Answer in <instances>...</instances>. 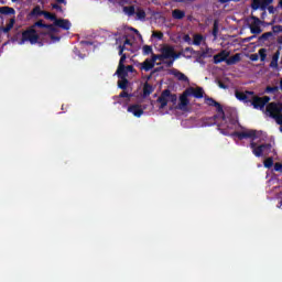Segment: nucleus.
I'll return each mask as SVG.
<instances>
[{
	"mask_svg": "<svg viewBox=\"0 0 282 282\" xmlns=\"http://www.w3.org/2000/svg\"><path fill=\"white\" fill-rule=\"evenodd\" d=\"M191 96L197 99L204 98V88H195L192 86L187 87L178 98V109L184 110L185 107H188V105H191V100L188 99Z\"/></svg>",
	"mask_w": 282,
	"mask_h": 282,
	"instance_id": "obj_1",
	"label": "nucleus"
},
{
	"mask_svg": "<svg viewBox=\"0 0 282 282\" xmlns=\"http://www.w3.org/2000/svg\"><path fill=\"white\" fill-rule=\"evenodd\" d=\"M265 113L270 118L275 120L276 124H282V104L281 102H270L267 105Z\"/></svg>",
	"mask_w": 282,
	"mask_h": 282,
	"instance_id": "obj_2",
	"label": "nucleus"
},
{
	"mask_svg": "<svg viewBox=\"0 0 282 282\" xmlns=\"http://www.w3.org/2000/svg\"><path fill=\"white\" fill-rule=\"evenodd\" d=\"M39 33H36L34 26H30L28 30L22 32L19 45H25L28 42L31 43V45H36V43H39Z\"/></svg>",
	"mask_w": 282,
	"mask_h": 282,
	"instance_id": "obj_3",
	"label": "nucleus"
},
{
	"mask_svg": "<svg viewBox=\"0 0 282 282\" xmlns=\"http://www.w3.org/2000/svg\"><path fill=\"white\" fill-rule=\"evenodd\" d=\"M169 100L170 102H173V105H175V102H177V95L172 94L171 89H164L161 93L160 97L156 99V102L160 104L159 109L166 108V106L169 105Z\"/></svg>",
	"mask_w": 282,
	"mask_h": 282,
	"instance_id": "obj_4",
	"label": "nucleus"
},
{
	"mask_svg": "<svg viewBox=\"0 0 282 282\" xmlns=\"http://www.w3.org/2000/svg\"><path fill=\"white\" fill-rule=\"evenodd\" d=\"M270 100L271 99L269 96L259 97L256 96L253 93V95H251L249 102L252 105L253 109H260V111H263V109H265V105H268Z\"/></svg>",
	"mask_w": 282,
	"mask_h": 282,
	"instance_id": "obj_5",
	"label": "nucleus"
},
{
	"mask_svg": "<svg viewBox=\"0 0 282 282\" xmlns=\"http://www.w3.org/2000/svg\"><path fill=\"white\" fill-rule=\"evenodd\" d=\"M250 149H252V153L256 158H261L263 155V151H272V144L263 143L257 147V143L252 141L250 143Z\"/></svg>",
	"mask_w": 282,
	"mask_h": 282,
	"instance_id": "obj_6",
	"label": "nucleus"
},
{
	"mask_svg": "<svg viewBox=\"0 0 282 282\" xmlns=\"http://www.w3.org/2000/svg\"><path fill=\"white\" fill-rule=\"evenodd\" d=\"M234 138H237L239 140H257V130H248V131H235L231 134Z\"/></svg>",
	"mask_w": 282,
	"mask_h": 282,
	"instance_id": "obj_7",
	"label": "nucleus"
},
{
	"mask_svg": "<svg viewBox=\"0 0 282 282\" xmlns=\"http://www.w3.org/2000/svg\"><path fill=\"white\" fill-rule=\"evenodd\" d=\"M205 102L208 107H216V111L221 116L223 120H226V112L219 101L215 100L213 97H205Z\"/></svg>",
	"mask_w": 282,
	"mask_h": 282,
	"instance_id": "obj_8",
	"label": "nucleus"
},
{
	"mask_svg": "<svg viewBox=\"0 0 282 282\" xmlns=\"http://www.w3.org/2000/svg\"><path fill=\"white\" fill-rule=\"evenodd\" d=\"M128 112L132 113L134 118H142V116L144 115V109L142 108V106L134 104L128 107Z\"/></svg>",
	"mask_w": 282,
	"mask_h": 282,
	"instance_id": "obj_9",
	"label": "nucleus"
},
{
	"mask_svg": "<svg viewBox=\"0 0 282 282\" xmlns=\"http://www.w3.org/2000/svg\"><path fill=\"white\" fill-rule=\"evenodd\" d=\"M235 96L237 100H240L241 102H250V96H254V91L247 90L245 93L236 90Z\"/></svg>",
	"mask_w": 282,
	"mask_h": 282,
	"instance_id": "obj_10",
	"label": "nucleus"
},
{
	"mask_svg": "<svg viewBox=\"0 0 282 282\" xmlns=\"http://www.w3.org/2000/svg\"><path fill=\"white\" fill-rule=\"evenodd\" d=\"M228 56H230V52L223 50L218 54L214 55L215 65H219V63H226L228 61Z\"/></svg>",
	"mask_w": 282,
	"mask_h": 282,
	"instance_id": "obj_11",
	"label": "nucleus"
},
{
	"mask_svg": "<svg viewBox=\"0 0 282 282\" xmlns=\"http://www.w3.org/2000/svg\"><path fill=\"white\" fill-rule=\"evenodd\" d=\"M153 67H155V64L151 61V58H147L143 63L139 64L141 72H151Z\"/></svg>",
	"mask_w": 282,
	"mask_h": 282,
	"instance_id": "obj_12",
	"label": "nucleus"
},
{
	"mask_svg": "<svg viewBox=\"0 0 282 282\" xmlns=\"http://www.w3.org/2000/svg\"><path fill=\"white\" fill-rule=\"evenodd\" d=\"M175 50V47L167 45V46H163L161 48V55L163 56V61H166L169 58H171L173 56V51Z\"/></svg>",
	"mask_w": 282,
	"mask_h": 282,
	"instance_id": "obj_13",
	"label": "nucleus"
},
{
	"mask_svg": "<svg viewBox=\"0 0 282 282\" xmlns=\"http://www.w3.org/2000/svg\"><path fill=\"white\" fill-rule=\"evenodd\" d=\"M54 25L56 28H61L62 30H69V28H72V22L65 19H57L55 20Z\"/></svg>",
	"mask_w": 282,
	"mask_h": 282,
	"instance_id": "obj_14",
	"label": "nucleus"
},
{
	"mask_svg": "<svg viewBox=\"0 0 282 282\" xmlns=\"http://www.w3.org/2000/svg\"><path fill=\"white\" fill-rule=\"evenodd\" d=\"M281 56V46L279 47V50L273 54L271 63H270V67L272 69H279V58Z\"/></svg>",
	"mask_w": 282,
	"mask_h": 282,
	"instance_id": "obj_15",
	"label": "nucleus"
},
{
	"mask_svg": "<svg viewBox=\"0 0 282 282\" xmlns=\"http://www.w3.org/2000/svg\"><path fill=\"white\" fill-rule=\"evenodd\" d=\"M170 74H172V76H175V78H177V80H182L183 83H188V78L184 75V73L173 68L170 70Z\"/></svg>",
	"mask_w": 282,
	"mask_h": 282,
	"instance_id": "obj_16",
	"label": "nucleus"
},
{
	"mask_svg": "<svg viewBox=\"0 0 282 282\" xmlns=\"http://www.w3.org/2000/svg\"><path fill=\"white\" fill-rule=\"evenodd\" d=\"M186 17V11L180 10V9H174L172 11V18L175 19L176 21H182Z\"/></svg>",
	"mask_w": 282,
	"mask_h": 282,
	"instance_id": "obj_17",
	"label": "nucleus"
},
{
	"mask_svg": "<svg viewBox=\"0 0 282 282\" xmlns=\"http://www.w3.org/2000/svg\"><path fill=\"white\" fill-rule=\"evenodd\" d=\"M0 14H4L6 17H10L17 14V11L14 10V8L11 7H0Z\"/></svg>",
	"mask_w": 282,
	"mask_h": 282,
	"instance_id": "obj_18",
	"label": "nucleus"
},
{
	"mask_svg": "<svg viewBox=\"0 0 282 282\" xmlns=\"http://www.w3.org/2000/svg\"><path fill=\"white\" fill-rule=\"evenodd\" d=\"M241 61V54L237 53L231 57H227L226 63L227 65H237Z\"/></svg>",
	"mask_w": 282,
	"mask_h": 282,
	"instance_id": "obj_19",
	"label": "nucleus"
},
{
	"mask_svg": "<svg viewBox=\"0 0 282 282\" xmlns=\"http://www.w3.org/2000/svg\"><path fill=\"white\" fill-rule=\"evenodd\" d=\"M116 74L118 78H127L129 75L127 73V66H118Z\"/></svg>",
	"mask_w": 282,
	"mask_h": 282,
	"instance_id": "obj_20",
	"label": "nucleus"
},
{
	"mask_svg": "<svg viewBox=\"0 0 282 282\" xmlns=\"http://www.w3.org/2000/svg\"><path fill=\"white\" fill-rule=\"evenodd\" d=\"M154 89L153 86L149 83H145L143 85V96L147 98L150 94H153Z\"/></svg>",
	"mask_w": 282,
	"mask_h": 282,
	"instance_id": "obj_21",
	"label": "nucleus"
},
{
	"mask_svg": "<svg viewBox=\"0 0 282 282\" xmlns=\"http://www.w3.org/2000/svg\"><path fill=\"white\" fill-rule=\"evenodd\" d=\"M129 86V79H127V77H121V80L118 82V87L119 89H127V87Z\"/></svg>",
	"mask_w": 282,
	"mask_h": 282,
	"instance_id": "obj_22",
	"label": "nucleus"
},
{
	"mask_svg": "<svg viewBox=\"0 0 282 282\" xmlns=\"http://www.w3.org/2000/svg\"><path fill=\"white\" fill-rule=\"evenodd\" d=\"M43 13H45V11H42L41 7H35L31 11V17H43Z\"/></svg>",
	"mask_w": 282,
	"mask_h": 282,
	"instance_id": "obj_23",
	"label": "nucleus"
},
{
	"mask_svg": "<svg viewBox=\"0 0 282 282\" xmlns=\"http://www.w3.org/2000/svg\"><path fill=\"white\" fill-rule=\"evenodd\" d=\"M274 36V33L273 32H265L263 33L260 37H259V41L260 43H265V41H268V39Z\"/></svg>",
	"mask_w": 282,
	"mask_h": 282,
	"instance_id": "obj_24",
	"label": "nucleus"
},
{
	"mask_svg": "<svg viewBox=\"0 0 282 282\" xmlns=\"http://www.w3.org/2000/svg\"><path fill=\"white\" fill-rule=\"evenodd\" d=\"M123 12H126L128 17H133V14H135V7L133 6L124 7Z\"/></svg>",
	"mask_w": 282,
	"mask_h": 282,
	"instance_id": "obj_25",
	"label": "nucleus"
},
{
	"mask_svg": "<svg viewBox=\"0 0 282 282\" xmlns=\"http://www.w3.org/2000/svg\"><path fill=\"white\" fill-rule=\"evenodd\" d=\"M142 54H143V56H149V54H153V46H151V45H143Z\"/></svg>",
	"mask_w": 282,
	"mask_h": 282,
	"instance_id": "obj_26",
	"label": "nucleus"
},
{
	"mask_svg": "<svg viewBox=\"0 0 282 282\" xmlns=\"http://www.w3.org/2000/svg\"><path fill=\"white\" fill-rule=\"evenodd\" d=\"M43 17H44L45 19H47L48 21H54V23H56V21L58 20V19L56 18V14L50 13V12H47V11H44Z\"/></svg>",
	"mask_w": 282,
	"mask_h": 282,
	"instance_id": "obj_27",
	"label": "nucleus"
},
{
	"mask_svg": "<svg viewBox=\"0 0 282 282\" xmlns=\"http://www.w3.org/2000/svg\"><path fill=\"white\" fill-rule=\"evenodd\" d=\"M279 91V86H267L264 94H276Z\"/></svg>",
	"mask_w": 282,
	"mask_h": 282,
	"instance_id": "obj_28",
	"label": "nucleus"
},
{
	"mask_svg": "<svg viewBox=\"0 0 282 282\" xmlns=\"http://www.w3.org/2000/svg\"><path fill=\"white\" fill-rule=\"evenodd\" d=\"M264 169H272L274 166V159L268 158L263 162Z\"/></svg>",
	"mask_w": 282,
	"mask_h": 282,
	"instance_id": "obj_29",
	"label": "nucleus"
},
{
	"mask_svg": "<svg viewBox=\"0 0 282 282\" xmlns=\"http://www.w3.org/2000/svg\"><path fill=\"white\" fill-rule=\"evenodd\" d=\"M135 14L140 21H144V19H147V12L142 9H138Z\"/></svg>",
	"mask_w": 282,
	"mask_h": 282,
	"instance_id": "obj_30",
	"label": "nucleus"
},
{
	"mask_svg": "<svg viewBox=\"0 0 282 282\" xmlns=\"http://www.w3.org/2000/svg\"><path fill=\"white\" fill-rule=\"evenodd\" d=\"M268 50L265 48H260L258 51V54L260 56V61L263 63V61H265V58H268V54H267Z\"/></svg>",
	"mask_w": 282,
	"mask_h": 282,
	"instance_id": "obj_31",
	"label": "nucleus"
},
{
	"mask_svg": "<svg viewBox=\"0 0 282 282\" xmlns=\"http://www.w3.org/2000/svg\"><path fill=\"white\" fill-rule=\"evenodd\" d=\"M212 34L215 39H217V34H219V23L217 22V20L214 21Z\"/></svg>",
	"mask_w": 282,
	"mask_h": 282,
	"instance_id": "obj_32",
	"label": "nucleus"
},
{
	"mask_svg": "<svg viewBox=\"0 0 282 282\" xmlns=\"http://www.w3.org/2000/svg\"><path fill=\"white\" fill-rule=\"evenodd\" d=\"M202 41H204V36L196 34L194 35L193 45H202Z\"/></svg>",
	"mask_w": 282,
	"mask_h": 282,
	"instance_id": "obj_33",
	"label": "nucleus"
},
{
	"mask_svg": "<svg viewBox=\"0 0 282 282\" xmlns=\"http://www.w3.org/2000/svg\"><path fill=\"white\" fill-rule=\"evenodd\" d=\"M250 32H251V34H261L262 30H261V26L251 25Z\"/></svg>",
	"mask_w": 282,
	"mask_h": 282,
	"instance_id": "obj_34",
	"label": "nucleus"
},
{
	"mask_svg": "<svg viewBox=\"0 0 282 282\" xmlns=\"http://www.w3.org/2000/svg\"><path fill=\"white\" fill-rule=\"evenodd\" d=\"M152 62H153V64L155 65V62L156 61H164V57H163V55H162V53L161 54H153L152 53V58H150Z\"/></svg>",
	"mask_w": 282,
	"mask_h": 282,
	"instance_id": "obj_35",
	"label": "nucleus"
},
{
	"mask_svg": "<svg viewBox=\"0 0 282 282\" xmlns=\"http://www.w3.org/2000/svg\"><path fill=\"white\" fill-rule=\"evenodd\" d=\"M152 36H153V39H158L159 41H162L163 39H164V33H162V32H153L152 33Z\"/></svg>",
	"mask_w": 282,
	"mask_h": 282,
	"instance_id": "obj_36",
	"label": "nucleus"
},
{
	"mask_svg": "<svg viewBox=\"0 0 282 282\" xmlns=\"http://www.w3.org/2000/svg\"><path fill=\"white\" fill-rule=\"evenodd\" d=\"M251 8L252 10H259L261 8V0H253Z\"/></svg>",
	"mask_w": 282,
	"mask_h": 282,
	"instance_id": "obj_37",
	"label": "nucleus"
},
{
	"mask_svg": "<svg viewBox=\"0 0 282 282\" xmlns=\"http://www.w3.org/2000/svg\"><path fill=\"white\" fill-rule=\"evenodd\" d=\"M46 25H47V24L43 23V20H40V21L35 22V23L32 25V28H33V30H34V28H44V29H45Z\"/></svg>",
	"mask_w": 282,
	"mask_h": 282,
	"instance_id": "obj_38",
	"label": "nucleus"
},
{
	"mask_svg": "<svg viewBox=\"0 0 282 282\" xmlns=\"http://www.w3.org/2000/svg\"><path fill=\"white\" fill-rule=\"evenodd\" d=\"M261 2V9L265 10L267 6H270V3H272V0H260Z\"/></svg>",
	"mask_w": 282,
	"mask_h": 282,
	"instance_id": "obj_39",
	"label": "nucleus"
},
{
	"mask_svg": "<svg viewBox=\"0 0 282 282\" xmlns=\"http://www.w3.org/2000/svg\"><path fill=\"white\" fill-rule=\"evenodd\" d=\"M273 34H279V32H282V25H274L272 26Z\"/></svg>",
	"mask_w": 282,
	"mask_h": 282,
	"instance_id": "obj_40",
	"label": "nucleus"
},
{
	"mask_svg": "<svg viewBox=\"0 0 282 282\" xmlns=\"http://www.w3.org/2000/svg\"><path fill=\"white\" fill-rule=\"evenodd\" d=\"M251 19L253 21V25L256 26L261 25V20L258 17L252 15Z\"/></svg>",
	"mask_w": 282,
	"mask_h": 282,
	"instance_id": "obj_41",
	"label": "nucleus"
},
{
	"mask_svg": "<svg viewBox=\"0 0 282 282\" xmlns=\"http://www.w3.org/2000/svg\"><path fill=\"white\" fill-rule=\"evenodd\" d=\"M274 171H276L278 173H282V163L276 162L274 164Z\"/></svg>",
	"mask_w": 282,
	"mask_h": 282,
	"instance_id": "obj_42",
	"label": "nucleus"
},
{
	"mask_svg": "<svg viewBox=\"0 0 282 282\" xmlns=\"http://www.w3.org/2000/svg\"><path fill=\"white\" fill-rule=\"evenodd\" d=\"M12 30L8 24L6 26L0 28V32H3V34H8Z\"/></svg>",
	"mask_w": 282,
	"mask_h": 282,
	"instance_id": "obj_43",
	"label": "nucleus"
},
{
	"mask_svg": "<svg viewBox=\"0 0 282 282\" xmlns=\"http://www.w3.org/2000/svg\"><path fill=\"white\" fill-rule=\"evenodd\" d=\"M53 10H57V12H63V7H61L58 3H52Z\"/></svg>",
	"mask_w": 282,
	"mask_h": 282,
	"instance_id": "obj_44",
	"label": "nucleus"
},
{
	"mask_svg": "<svg viewBox=\"0 0 282 282\" xmlns=\"http://www.w3.org/2000/svg\"><path fill=\"white\" fill-rule=\"evenodd\" d=\"M124 50H127L124 45H119V56H127V54H124Z\"/></svg>",
	"mask_w": 282,
	"mask_h": 282,
	"instance_id": "obj_45",
	"label": "nucleus"
},
{
	"mask_svg": "<svg viewBox=\"0 0 282 282\" xmlns=\"http://www.w3.org/2000/svg\"><path fill=\"white\" fill-rule=\"evenodd\" d=\"M126 72L127 74H133V72H135V68H133V65H128L126 66Z\"/></svg>",
	"mask_w": 282,
	"mask_h": 282,
	"instance_id": "obj_46",
	"label": "nucleus"
},
{
	"mask_svg": "<svg viewBox=\"0 0 282 282\" xmlns=\"http://www.w3.org/2000/svg\"><path fill=\"white\" fill-rule=\"evenodd\" d=\"M181 54L182 53H175V50L173 51V54H172V56H171V58H172V61H177V58H180V56H181Z\"/></svg>",
	"mask_w": 282,
	"mask_h": 282,
	"instance_id": "obj_47",
	"label": "nucleus"
},
{
	"mask_svg": "<svg viewBox=\"0 0 282 282\" xmlns=\"http://www.w3.org/2000/svg\"><path fill=\"white\" fill-rule=\"evenodd\" d=\"M119 98H131V95L127 91H122L120 93Z\"/></svg>",
	"mask_w": 282,
	"mask_h": 282,
	"instance_id": "obj_48",
	"label": "nucleus"
},
{
	"mask_svg": "<svg viewBox=\"0 0 282 282\" xmlns=\"http://www.w3.org/2000/svg\"><path fill=\"white\" fill-rule=\"evenodd\" d=\"M124 61H127V55H122L119 59V65L118 66H124Z\"/></svg>",
	"mask_w": 282,
	"mask_h": 282,
	"instance_id": "obj_49",
	"label": "nucleus"
},
{
	"mask_svg": "<svg viewBox=\"0 0 282 282\" xmlns=\"http://www.w3.org/2000/svg\"><path fill=\"white\" fill-rule=\"evenodd\" d=\"M14 23H17V19L13 17L10 19L8 25L12 29V28H14Z\"/></svg>",
	"mask_w": 282,
	"mask_h": 282,
	"instance_id": "obj_50",
	"label": "nucleus"
},
{
	"mask_svg": "<svg viewBox=\"0 0 282 282\" xmlns=\"http://www.w3.org/2000/svg\"><path fill=\"white\" fill-rule=\"evenodd\" d=\"M45 30H50V32H56V28H54L52 24H46Z\"/></svg>",
	"mask_w": 282,
	"mask_h": 282,
	"instance_id": "obj_51",
	"label": "nucleus"
},
{
	"mask_svg": "<svg viewBox=\"0 0 282 282\" xmlns=\"http://www.w3.org/2000/svg\"><path fill=\"white\" fill-rule=\"evenodd\" d=\"M173 63H175L173 59L164 62L166 67H173Z\"/></svg>",
	"mask_w": 282,
	"mask_h": 282,
	"instance_id": "obj_52",
	"label": "nucleus"
},
{
	"mask_svg": "<svg viewBox=\"0 0 282 282\" xmlns=\"http://www.w3.org/2000/svg\"><path fill=\"white\" fill-rule=\"evenodd\" d=\"M184 52H189V54H195V50H193V47H185Z\"/></svg>",
	"mask_w": 282,
	"mask_h": 282,
	"instance_id": "obj_53",
	"label": "nucleus"
},
{
	"mask_svg": "<svg viewBox=\"0 0 282 282\" xmlns=\"http://www.w3.org/2000/svg\"><path fill=\"white\" fill-rule=\"evenodd\" d=\"M218 86L220 87V89H228V86H226V84L219 82Z\"/></svg>",
	"mask_w": 282,
	"mask_h": 282,
	"instance_id": "obj_54",
	"label": "nucleus"
},
{
	"mask_svg": "<svg viewBox=\"0 0 282 282\" xmlns=\"http://www.w3.org/2000/svg\"><path fill=\"white\" fill-rule=\"evenodd\" d=\"M183 39H184L185 43H189V41H191V35L186 34V35H184Z\"/></svg>",
	"mask_w": 282,
	"mask_h": 282,
	"instance_id": "obj_55",
	"label": "nucleus"
},
{
	"mask_svg": "<svg viewBox=\"0 0 282 282\" xmlns=\"http://www.w3.org/2000/svg\"><path fill=\"white\" fill-rule=\"evenodd\" d=\"M123 45H124V47H127V45H132L131 40L126 39V41L123 42Z\"/></svg>",
	"mask_w": 282,
	"mask_h": 282,
	"instance_id": "obj_56",
	"label": "nucleus"
},
{
	"mask_svg": "<svg viewBox=\"0 0 282 282\" xmlns=\"http://www.w3.org/2000/svg\"><path fill=\"white\" fill-rule=\"evenodd\" d=\"M186 1H195V0H174L175 3H186Z\"/></svg>",
	"mask_w": 282,
	"mask_h": 282,
	"instance_id": "obj_57",
	"label": "nucleus"
},
{
	"mask_svg": "<svg viewBox=\"0 0 282 282\" xmlns=\"http://www.w3.org/2000/svg\"><path fill=\"white\" fill-rule=\"evenodd\" d=\"M56 3H63L64 6H67V0H56Z\"/></svg>",
	"mask_w": 282,
	"mask_h": 282,
	"instance_id": "obj_58",
	"label": "nucleus"
},
{
	"mask_svg": "<svg viewBox=\"0 0 282 282\" xmlns=\"http://www.w3.org/2000/svg\"><path fill=\"white\" fill-rule=\"evenodd\" d=\"M268 10L270 14H274V7H269Z\"/></svg>",
	"mask_w": 282,
	"mask_h": 282,
	"instance_id": "obj_59",
	"label": "nucleus"
},
{
	"mask_svg": "<svg viewBox=\"0 0 282 282\" xmlns=\"http://www.w3.org/2000/svg\"><path fill=\"white\" fill-rule=\"evenodd\" d=\"M51 39H52V41H61V37L55 36V35H51Z\"/></svg>",
	"mask_w": 282,
	"mask_h": 282,
	"instance_id": "obj_60",
	"label": "nucleus"
},
{
	"mask_svg": "<svg viewBox=\"0 0 282 282\" xmlns=\"http://www.w3.org/2000/svg\"><path fill=\"white\" fill-rule=\"evenodd\" d=\"M232 0H218L219 3H230Z\"/></svg>",
	"mask_w": 282,
	"mask_h": 282,
	"instance_id": "obj_61",
	"label": "nucleus"
},
{
	"mask_svg": "<svg viewBox=\"0 0 282 282\" xmlns=\"http://www.w3.org/2000/svg\"><path fill=\"white\" fill-rule=\"evenodd\" d=\"M155 72H162V67L154 68L152 74H155Z\"/></svg>",
	"mask_w": 282,
	"mask_h": 282,
	"instance_id": "obj_62",
	"label": "nucleus"
},
{
	"mask_svg": "<svg viewBox=\"0 0 282 282\" xmlns=\"http://www.w3.org/2000/svg\"><path fill=\"white\" fill-rule=\"evenodd\" d=\"M278 43L279 45H282V35L278 36Z\"/></svg>",
	"mask_w": 282,
	"mask_h": 282,
	"instance_id": "obj_63",
	"label": "nucleus"
},
{
	"mask_svg": "<svg viewBox=\"0 0 282 282\" xmlns=\"http://www.w3.org/2000/svg\"><path fill=\"white\" fill-rule=\"evenodd\" d=\"M280 91H282V78L280 79V87H279Z\"/></svg>",
	"mask_w": 282,
	"mask_h": 282,
	"instance_id": "obj_64",
	"label": "nucleus"
}]
</instances>
